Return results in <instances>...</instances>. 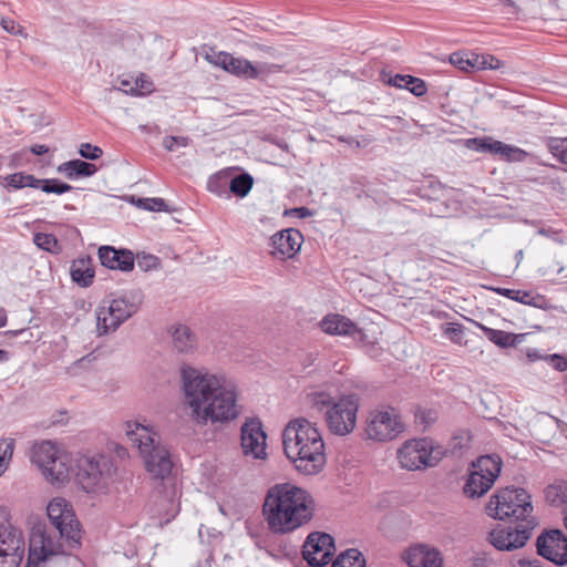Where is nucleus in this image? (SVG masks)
I'll return each mask as SVG.
<instances>
[{
    "label": "nucleus",
    "mask_w": 567,
    "mask_h": 567,
    "mask_svg": "<svg viewBox=\"0 0 567 567\" xmlns=\"http://www.w3.org/2000/svg\"><path fill=\"white\" fill-rule=\"evenodd\" d=\"M181 381L185 404L197 424L226 423L239 415L235 384L225 375L184 365Z\"/></svg>",
    "instance_id": "f257e3e1"
},
{
    "label": "nucleus",
    "mask_w": 567,
    "mask_h": 567,
    "mask_svg": "<svg viewBox=\"0 0 567 567\" xmlns=\"http://www.w3.org/2000/svg\"><path fill=\"white\" fill-rule=\"evenodd\" d=\"M47 513L51 526L37 523L29 539V560L42 561L49 556L70 554L80 546V523L72 506L62 497L53 498Z\"/></svg>",
    "instance_id": "f03ea898"
},
{
    "label": "nucleus",
    "mask_w": 567,
    "mask_h": 567,
    "mask_svg": "<svg viewBox=\"0 0 567 567\" xmlns=\"http://www.w3.org/2000/svg\"><path fill=\"white\" fill-rule=\"evenodd\" d=\"M311 494L290 483L271 486L266 494L262 514L274 534H289L308 524L315 516Z\"/></svg>",
    "instance_id": "7ed1b4c3"
},
{
    "label": "nucleus",
    "mask_w": 567,
    "mask_h": 567,
    "mask_svg": "<svg viewBox=\"0 0 567 567\" xmlns=\"http://www.w3.org/2000/svg\"><path fill=\"white\" fill-rule=\"evenodd\" d=\"M286 456L306 475L319 473L326 464L324 443L318 427L305 417L291 420L282 432Z\"/></svg>",
    "instance_id": "20e7f679"
},
{
    "label": "nucleus",
    "mask_w": 567,
    "mask_h": 567,
    "mask_svg": "<svg viewBox=\"0 0 567 567\" xmlns=\"http://www.w3.org/2000/svg\"><path fill=\"white\" fill-rule=\"evenodd\" d=\"M126 436L137 446L147 472L156 478H165L173 468L171 453L159 442V435L138 422H127Z\"/></svg>",
    "instance_id": "39448f33"
},
{
    "label": "nucleus",
    "mask_w": 567,
    "mask_h": 567,
    "mask_svg": "<svg viewBox=\"0 0 567 567\" xmlns=\"http://www.w3.org/2000/svg\"><path fill=\"white\" fill-rule=\"evenodd\" d=\"M487 514L499 520H535L532 517L530 495L524 488L505 487L491 497L486 505Z\"/></svg>",
    "instance_id": "423d86ee"
},
{
    "label": "nucleus",
    "mask_w": 567,
    "mask_h": 567,
    "mask_svg": "<svg viewBox=\"0 0 567 567\" xmlns=\"http://www.w3.org/2000/svg\"><path fill=\"white\" fill-rule=\"evenodd\" d=\"M140 303V293L102 300L96 309L99 333L106 334L115 331L124 321L137 312Z\"/></svg>",
    "instance_id": "0eeeda50"
},
{
    "label": "nucleus",
    "mask_w": 567,
    "mask_h": 567,
    "mask_svg": "<svg viewBox=\"0 0 567 567\" xmlns=\"http://www.w3.org/2000/svg\"><path fill=\"white\" fill-rule=\"evenodd\" d=\"M31 461L51 483L63 484L70 478L71 461L51 442L35 444L31 452Z\"/></svg>",
    "instance_id": "6e6552de"
},
{
    "label": "nucleus",
    "mask_w": 567,
    "mask_h": 567,
    "mask_svg": "<svg viewBox=\"0 0 567 567\" xmlns=\"http://www.w3.org/2000/svg\"><path fill=\"white\" fill-rule=\"evenodd\" d=\"M502 470L498 456L483 455L472 464V471L464 484L463 492L470 498L483 496L493 486Z\"/></svg>",
    "instance_id": "1a4fd4ad"
},
{
    "label": "nucleus",
    "mask_w": 567,
    "mask_h": 567,
    "mask_svg": "<svg viewBox=\"0 0 567 567\" xmlns=\"http://www.w3.org/2000/svg\"><path fill=\"white\" fill-rule=\"evenodd\" d=\"M441 457L442 452L427 439L406 441L398 451L400 465L408 471L435 466Z\"/></svg>",
    "instance_id": "9d476101"
},
{
    "label": "nucleus",
    "mask_w": 567,
    "mask_h": 567,
    "mask_svg": "<svg viewBox=\"0 0 567 567\" xmlns=\"http://www.w3.org/2000/svg\"><path fill=\"white\" fill-rule=\"evenodd\" d=\"M359 399L354 394L339 398L326 412V424L331 433L339 436L350 434L357 424Z\"/></svg>",
    "instance_id": "9b49d317"
},
{
    "label": "nucleus",
    "mask_w": 567,
    "mask_h": 567,
    "mask_svg": "<svg viewBox=\"0 0 567 567\" xmlns=\"http://www.w3.org/2000/svg\"><path fill=\"white\" fill-rule=\"evenodd\" d=\"M22 530L10 522L0 524V567H20L25 555Z\"/></svg>",
    "instance_id": "f8f14e48"
},
{
    "label": "nucleus",
    "mask_w": 567,
    "mask_h": 567,
    "mask_svg": "<svg viewBox=\"0 0 567 567\" xmlns=\"http://www.w3.org/2000/svg\"><path fill=\"white\" fill-rule=\"evenodd\" d=\"M535 525V520H526L514 527L497 525L488 533L487 540L497 550L512 551L526 544L532 537Z\"/></svg>",
    "instance_id": "ddd939ff"
},
{
    "label": "nucleus",
    "mask_w": 567,
    "mask_h": 567,
    "mask_svg": "<svg viewBox=\"0 0 567 567\" xmlns=\"http://www.w3.org/2000/svg\"><path fill=\"white\" fill-rule=\"evenodd\" d=\"M404 430L398 412L393 408L372 411L368 419L367 435L369 439L386 442L395 439Z\"/></svg>",
    "instance_id": "4468645a"
},
{
    "label": "nucleus",
    "mask_w": 567,
    "mask_h": 567,
    "mask_svg": "<svg viewBox=\"0 0 567 567\" xmlns=\"http://www.w3.org/2000/svg\"><path fill=\"white\" fill-rule=\"evenodd\" d=\"M334 551V539L327 533H310L302 546V557L311 567L328 565Z\"/></svg>",
    "instance_id": "2eb2a0df"
},
{
    "label": "nucleus",
    "mask_w": 567,
    "mask_h": 567,
    "mask_svg": "<svg viewBox=\"0 0 567 567\" xmlns=\"http://www.w3.org/2000/svg\"><path fill=\"white\" fill-rule=\"evenodd\" d=\"M206 60L223 69L225 72L245 80H255L260 75L258 66L254 65L249 60L244 58H236L226 51H214L206 54Z\"/></svg>",
    "instance_id": "dca6fc26"
},
{
    "label": "nucleus",
    "mask_w": 567,
    "mask_h": 567,
    "mask_svg": "<svg viewBox=\"0 0 567 567\" xmlns=\"http://www.w3.org/2000/svg\"><path fill=\"white\" fill-rule=\"evenodd\" d=\"M240 446L243 454L254 460H265L267 435L262 430V423L257 417L248 419L240 429Z\"/></svg>",
    "instance_id": "f3484780"
},
{
    "label": "nucleus",
    "mask_w": 567,
    "mask_h": 567,
    "mask_svg": "<svg viewBox=\"0 0 567 567\" xmlns=\"http://www.w3.org/2000/svg\"><path fill=\"white\" fill-rule=\"evenodd\" d=\"M536 547L538 555L556 565L567 564V537L563 532L554 529L543 533L536 540Z\"/></svg>",
    "instance_id": "a211bd4d"
},
{
    "label": "nucleus",
    "mask_w": 567,
    "mask_h": 567,
    "mask_svg": "<svg viewBox=\"0 0 567 567\" xmlns=\"http://www.w3.org/2000/svg\"><path fill=\"white\" fill-rule=\"evenodd\" d=\"M107 467V460L104 456L86 457L81 461L79 472L76 473L78 481L82 488L87 493L94 492L101 487L105 468Z\"/></svg>",
    "instance_id": "6ab92c4d"
},
{
    "label": "nucleus",
    "mask_w": 567,
    "mask_h": 567,
    "mask_svg": "<svg viewBox=\"0 0 567 567\" xmlns=\"http://www.w3.org/2000/svg\"><path fill=\"white\" fill-rule=\"evenodd\" d=\"M302 240L303 236L298 229L278 231L270 239L271 254L276 258H291L299 251Z\"/></svg>",
    "instance_id": "aec40b11"
},
{
    "label": "nucleus",
    "mask_w": 567,
    "mask_h": 567,
    "mask_svg": "<svg viewBox=\"0 0 567 567\" xmlns=\"http://www.w3.org/2000/svg\"><path fill=\"white\" fill-rule=\"evenodd\" d=\"M99 259L105 268L131 271L134 268V255L127 249H115L112 246L99 248Z\"/></svg>",
    "instance_id": "412c9836"
},
{
    "label": "nucleus",
    "mask_w": 567,
    "mask_h": 567,
    "mask_svg": "<svg viewBox=\"0 0 567 567\" xmlns=\"http://www.w3.org/2000/svg\"><path fill=\"white\" fill-rule=\"evenodd\" d=\"M321 329L329 334L350 336L354 340H364V332L350 319L341 315H329L320 323Z\"/></svg>",
    "instance_id": "4be33fe9"
},
{
    "label": "nucleus",
    "mask_w": 567,
    "mask_h": 567,
    "mask_svg": "<svg viewBox=\"0 0 567 567\" xmlns=\"http://www.w3.org/2000/svg\"><path fill=\"white\" fill-rule=\"evenodd\" d=\"M406 561L410 567H442L443 564L440 551L425 545L411 548Z\"/></svg>",
    "instance_id": "5701e85b"
},
{
    "label": "nucleus",
    "mask_w": 567,
    "mask_h": 567,
    "mask_svg": "<svg viewBox=\"0 0 567 567\" xmlns=\"http://www.w3.org/2000/svg\"><path fill=\"white\" fill-rule=\"evenodd\" d=\"M72 280L81 287H89L93 282L94 269L92 259L86 256L75 259L70 269Z\"/></svg>",
    "instance_id": "b1692460"
},
{
    "label": "nucleus",
    "mask_w": 567,
    "mask_h": 567,
    "mask_svg": "<svg viewBox=\"0 0 567 567\" xmlns=\"http://www.w3.org/2000/svg\"><path fill=\"white\" fill-rule=\"evenodd\" d=\"M496 293L504 296L508 299L515 300L523 305L533 306L535 308L543 309L546 306V299L542 295H533L530 291L515 290L508 288H492Z\"/></svg>",
    "instance_id": "393cba45"
},
{
    "label": "nucleus",
    "mask_w": 567,
    "mask_h": 567,
    "mask_svg": "<svg viewBox=\"0 0 567 567\" xmlns=\"http://www.w3.org/2000/svg\"><path fill=\"white\" fill-rule=\"evenodd\" d=\"M174 349L179 353H192L197 347L196 336L186 326H178L172 334Z\"/></svg>",
    "instance_id": "a878e982"
},
{
    "label": "nucleus",
    "mask_w": 567,
    "mask_h": 567,
    "mask_svg": "<svg viewBox=\"0 0 567 567\" xmlns=\"http://www.w3.org/2000/svg\"><path fill=\"white\" fill-rule=\"evenodd\" d=\"M58 171L63 173L69 179H75L79 177H90L96 173L97 168L94 164L81 159H72L61 164Z\"/></svg>",
    "instance_id": "bb28decb"
},
{
    "label": "nucleus",
    "mask_w": 567,
    "mask_h": 567,
    "mask_svg": "<svg viewBox=\"0 0 567 567\" xmlns=\"http://www.w3.org/2000/svg\"><path fill=\"white\" fill-rule=\"evenodd\" d=\"M485 337L499 348H511L517 346L524 338V334H515L503 330H496L485 326H480Z\"/></svg>",
    "instance_id": "cd10ccee"
},
{
    "label": "nucleus",
    "mask_w": 567,
    "mask_h": 567,
    "mask_svg": "<svg viewBox=\"0 0 567 567\" xmlns=\"http://www.w3.org/2000/svg\"><path fill=\"white\" fill-rule=\"evenodd\" d=\"M306 405L313 413H323L334 403L333 398L324 391H313L306 395Z\"/></svg>",
    "instance_id": "c85d7f7f"
},
{
    "label": "nucleus",
    "mask_w": 567,
    "mask_h": 567,
    "mask_svg": "<svg viewBox=\"0 0 567 567\" xmlns=\"http://www.w3.org/2000/svg\"><path fill=\"white\" fill-rule=\"evenodd\" d=\"M452 65L464 72L478 71V54L474 52H454L450 55Z\"/></svg>",
    "instance_id": "c756f323"
},
{
    "label": "nucleus",
    "mask_w": 567,
    "mask_h": 567,
    "mask_svg": "<svg viewBox=\"0 0 567 567\" xmlns=\"http://www.w3.org/2000/svg\"><path fill=\"white\" fill-rule=\"evenodd\" d=\"M501 141H496L489 136L474 137L466 141V146L470 150L480 153H488L492 155H498V152L501 151Z\"/></svg>",
    "instance_id": "7c9ffc66"
},
{
    "label": "nucleus",
    "mask_w": 567,
    "mask_h": 567,
    "mask_svg": "<svg viewBox=\"0 0 567 567\" xmlns=\"http://www.w3.org/2000/svg\"><path fill=\"white\" fill-rule=\"evenodd\" d=\"M331 567H365V559L357 548H349L341 553Z\"/></svg>",
    "instance_id": "2f4dec72"
},
{
    "label": "nucleus",
    "mask_w": 567,
    "mask_h": 567,
    "mask_svg": "<svg viewBox=\"0 0 567 567\" xmlns=\"http://www.w3.org/2000/svg\"><path fill=\"white\" fill-rule=\"evenodd\" d=\"M545 498L553 506L566 505L567 507V482L554 483L547 486Z\"/></svg>",
    "instance_id": "473e14b6"
},
{
    "label": "nucleus",
    "mask_w": 567,
    "mask_h": 567,
    "mask_svg": "<svg viewBox=\"0 0 567 567\" xmlns=\"http://www.w3.org/2000/svg\"><path fill=\"white\" fill-rule=\"evenodd\" d=\"M252 185V177L249 174L244 173L230 179L229 189L234 195L243 198L248 195Z\"/></svg>",
    "instance_id": "72a5a7b5"
},
{
    "label": "nucleus",
    "mask_w": 567,
    "mask_h": 567,
    "mask_svg": "<svg viewBox=\"0 0 567 567\" xmlns=\"http://www.w3.org/2000/svg\"><path fill=\"white\" fill-rule=\"evenodd\" d=\"M33 243L42 250L51 254H60L62 246L53 234L37 233L33 237Z\"/></svg>",
    "instance_id": "f704fd0d"
},
{
    "label": "nucleus",
    "mask_w": 567,
    "mask_h": 567,
    "mask_svg": "<svg viewBox=\"0 0 567 567\" xmlns=\"http://www.w3.org/2000/svg\"><path fill=\"white\" fill-rule=\"evenodd\" d=\"M8 185L16 189H20L23 187L39 188L40 178H37L34 175L24 174V173H14L9 175L6 178Z\"/></svg>",
    "instance_id": "c9c22d12"
},
{
    "label": "nucleus",
    "mask_w": 567,
    "mask_h": 567,
    "mask_svg": "<svg viewBox=\"0 0 567 567\" xmlns=\"http://www.w3.org/2000/svg\"><path fill=\"white\" fill-rule=\"evenodd\" d=\"M498 156L507 162H525L528 153L523 148L502 142Z\"/></svg>",
    "instance_id": "e433bc0d"
},
{
    "label": "nucleus",
    "mask_w": 567,
    "mask_h": 567,
    "mask_svg": "<svg viewBox=\"0 0 567 567\" xmlns=\"http://www.w3.org/2000/svg\"><path fill=\"white\" fill-rule=\"evenodd\" d=\"M39 188L44 193H53L56 195L64 194L66 192H70L73 187L64 182H61L56 178H49V179H40Z\"/></svg>",
    "instance_id": "4c0bfd02"
},
{
    "label": "nucleus",
    "mask_w": 567,
    "mask_h": 567,
    "mask_svg": "<svg viewBox=\"0 0 567 567\" xmlns=\"http://www.w3.org/2000/svg\"><path fill=\"white\" fill-rule=\"evenodd\" d=\"M547 147L556 158L567 164V138L551 137L547 142Z\"/></svg>",
    "instance_id": "58836bf2"
},
{
    "label": "nucleus",
    "mask_w": 567,
    "mask_h": 567,
    "mask_svg": "<svg viewBox=\"0 0 567 567\" xmlns=\"http://www.w3.org/2000/svg\"><path fill=\"white\" fill-rule=\"evenodd\" d=\"M16 442L13 439L0 440V472L3 473L12 457Z\"/></svg>",
    "instance_id": "ea45409f"
},
{
    "label": "nucleus",
    "mask_w": 567,
    "mask_h": 567,
    "mask_svg": "<svg viewBox=\"0 0 567 567\" xmlns=\"http://www.w3.org/2000/svg\"><path fill=\"white\" fill-rule=\"evenodd\" d=\"M136 206L150 212H167V205L162 198H138Z\"/></svg>",
    "instance_id": "a19ab883"
},
{
    "label": "nucleus",
    "mask_w": 567,
    "mask_h": 567,
    "mask_svg": "<svg viewBox=\"0 0 567 567\" xmlns=\"http://www.w3.org/2000/svg\"><path fill=\"white\" fill-rule=\"evenodd\" d=\"M480 70H498L503 66V62L491 54H478Z\"/></svg>",
    "instance_id": "79ce46f5"
},
{
    "label": "nucleus",
    "mask_w": 567,
    "mask_h": 567,
    "mask_svg": "<svg viewBox=\"0 0 567 567\" xmlns=\"http://www.w3.org/2000/svg\"><path fill=\"white\" fill-rule=\"evenodd\" d=\"M404 89L415 96H423L427 92L426 83L422 79L415 76L408 79V84Z\"/></svg>",
    "instance_id": "37998d69"
},
{
    "label": "nucleus",
    "mask_w": 567,
    "mask_h": 567,
    "mask_svg": "<svg viewBox=\"0 0 567 567\" xmlns=\"http://www.w3.org/2000/svg\"><path fill=\"white\" fill-rule=\"evenodd\" d=\"M79 154L85 159L94 161L102 156L103 151L99 146L90 143H83L80 146Z\"/></svg>",
    "instance_id": "c03bdc74"
},
{
    "label": "nucleus",
    "mask_w": 567,
    "mask_h": 567,
    "mask_svg": "<svg viewBox=\"0 0 567 567\" xmlns=\"http://www.w3.org/2000/svg\"><path fill=\"white\" fill-rule=\"evenodd\" d=\"M135 95H143L153 91V82L144 74L134 78Z\"/></svg>",
    "instance_id": "a18cd8bd"
},
{
    "label": "nucleus",
    "mask_w": 567,
    "mask_h": 567,
    "mask_svg": "<svg viewBox=\"0 0 567 567\" xmlns=\"http://www.w3.org/2000/svg\"><path fill=\"white\" fill-rule=\"evenodd\" d=\"M189 144V138L184 136H166L163 140V146L168 152L175 151L176 147H186Z\"/></svg>",
    "instance_id": "49530a36"
},
{
    "label": "nucleus",
    "mask_w": 567,
    "mask_h": 567,
    "mask_svg": "<svg viewBox=\"0 0 567 567\" xmlns=\"http://www.w3.org/2000/svg\"><path fill=\"white\" fill-rule=\"evenodd\" d=\"M564 265L561 260L554 259L548 265L539 268V271L543 276L551 277V276H558L564 272Z\"/></svg>",
    "instance_id": "de8ad7c7"
},
{
    "label": "nucleus",
    "mask_w": 567,
    "mask_h": 567,
    "mask_svg": "<svg viewBox=\"0 0 567 567\" xmlns=\"http://www.w3.org/2000/svg\"><path fill=\"white\" fill-rule=\"evenodd\" d=\"M117 90L126 94L135 95L134 78L131 75H122L117 79Z\"/></svg>",
    "instance_id": "09e8293b"
},
{
    "label": "nucleus",
    "mask_w": 567,
    "mask_h": 567,
    "mask_svg": "<svg viewBox=\"0 0 567 567\" xmlns=\"http://www.w3.org/2000/svg\"><path fill=\"white\" fill-rule=\"evenodd\" d=\"M1 27L11 34L22 35L23 38H27V33L24 32L23 27L20 24H17L12 19L9 18H2L1 19Z\"/></svg>",
    "instance_id": "8fccbe9b"
},
{
    "label": "nucleus",
    "mask_w": 567,
    "mask_h": 567,
    "mask_svg": "<svg viewBox=\"0 0 567 567\" xmlns=\"http://www.w3.org/2000/svg\"><path fill=\"white\" fill-rule=\"evenodd\" d=\"M157 265L158 258L153 255H144L137 258V266L144 271L154 269L157 267Z\"/></svg>",
    "instance_id": "3c124183"
},
{
    "label": "nucleus",
    "mask_w": 567,
    "mask_h": 567,
    "mask_svg": "<svg viewBox=\"0 0 567 567\" xmlns=\"http://www.w3.org/2000/svg\"><path fill=\"white\" fill-rule=\"evenodd\" d=\"M546 360L550 361L555 370L564 372L567 370V359L561 354H550L546 357Z\"/></svg>",
    "instance_id": "603ef678"
},
{
    "label": "nucleus",
    "mask_w": 567,
    "mask_h": 567,
    "mask_svg": "<svg viewBox=\"0 0 567 567\" xmlns=\"http://www.w3.org/2000/svg\"><path fill=\"white\" fill-rule=\"evenodd\" d=\"M412 75L395 74L388 80V84L399 89H404L408 84V79Z\"/></svg>",
    "instance_id": "864d4df0"
},
{
    "label": "nucleus",
    "mask_w": 567,
    "mask_h": 567,
    "mask_svg": "<svg viewBox=\"0 0 567 567\" xmlns=\"http://www.w3.org/2000/svg\"><path fill=\"white\" fill-rule=\"evenodd\" d=\"M285 215H296L299 218H307L312 216V212L307 207H296L291 209H287Z\"/></svg>",
    "instance_id": "5fc2aeb1"
},
{
    "label": "nucleus",
    "mask_w": 567,
    "mask_h": 567,
    "mask_svg": "<svg viewBox=\"0 0 567 567\" xmlns=\"http://www.w3.org/2000/svg\"><path fill=\"white\" fill-rule=\"evenodd\" d=\"M417 419H420L421 423H424L426 425L431 424L436 419V413L434 411L427 410V411H421L417 415Z\"/></svg>",
    "instance_id": "6e6d98bb"
},
{
    "label": "nucleus",
    "mask_w": 567,
    "mask_h": 567,
    "mask_svg": "<svg viewBox=\"0 0 567 567\" xmlns=\"http://www.w3.org/2000/svg\"><path fill=\"white\" fill-rule=\"evenodd\" d=\"M249 47L256 51H259L261 53H265L267 55H270V56H274L275 53H276V50L275 48L272 47H269V45H265V44H260V43H257V42H254L251 44H249Z\"/></svg>",
    "instance_id": "4d7b16f0"
},
{
    "label": "nucleus",
    "mask_w": 567,
    "mask_h": 567,
    "mask_svg": "<svg viewBox=\"0 0 567 567\" xmlns=\"http://www.w3.org/2000/svg\"><path fill=\"white\" fill-rule=\"evenodd\" d=\"M519 567H540V563L538 559H527L522 558L518 560Z\"/></svg>",
    "instance_id": "13d9d810"
},
{
    "label": "nucleus",
    "mask_w": 567,
    "mask_h": 567,
    "mask_svg": "<svg viewBox=\"0 0 567 567\" xmlns=\"http://www.w3.org/2000/svg\"><path fill=\"white\" fill-rule=\"evenodd\" d=\"M507 8L506 13L516 14L519 10L518 6L513 0H502Z\"/></svg>",
    "instance_id": "bf43d9fd"
},
{
    "label": "nucleus",
    "mask_w": 567,
    "mask_h": 567,
    "mask_svg": "<svg viewBox=\"0 0 567 567\" xmlns=\"http://www.w3.org/2000/svg\"><path fill=\"white\" fill-rule=\"evenodd\" d=\"M31 152L34 155H44L49 152V147L42 144H37L31 147Z\"/></svg>",
    "instance_id": "052dcab7"
},
{
    "label": "nucleus",
    "mask_w": 567,
    "mask_h": 567,
    "mask_svg": "<svg viewBox=\"0 0 567 567\" xmlns=\"http://www.w3.org/2000/svg\"><path fill=\"white\" fill-rule=\"evenodd\" d=\"M7 323V313L4 309H0V328L4 327Z\"/></svg>",
    "instance_id": "680f3d73"
},
{
    "label": "nucleus",
    "mask_w": 567,
    "mask_h": 567,
    "mask_svg": "<svg viewBox=\"0 0 567 567\" xmlns=\"http://www.w3.org/2000/svg\"><path fill=\"white\" fill-rule=\"evenodd\" d=\"M316 360V357L315 354L310 353L308 357H307V361H305V367H310L313 364Z\"/></svg>",
    "instance_id": "e2e57ef3"
},
{
    "label": "nucleus",
    "mask_w": 567,
    "mask_h": 567,
    "mask_svg": "<svg viewBox=\"0 0 567 567\" xmlns=\"http://www.w3.org/2000/svg\"><path fill=\"white\" fill-rule=\"evenodd\" d=\"M8 359V352L0 349V360H7Z\"/></svg>",
    "instance_id": "0e129e2a"
},
{
    "label": "nucleus",
    "mask_w": 567,
    "mask_h": 567,
    "mask_svg": "<svg viewBox=\"0 0 567 567\" xmlns=\"http://www.w3.org/2000/svg\"><path fill=\"white\" fill-rule=\"evenodd\" d=\"M485 560H486L485 558H482V559L481 558H476L474 565L475 566H483Z\"/></svg>",
    "instance_id": "69168bd1"
},
{
    "label": "nucleus",
    "mask_w": 567,
    "mask_h": 567,
    "mask_svg": "<svg viewBox=\"0 0 567 567\" xmlns=\"http://www.w3.org/2000/svg\"><path fill=\"white\" fill-rule=\"evenodd\" d=\"M217 178H210L209 182H208V187L210 190H214V183L216 182Z\"/></svg>",
    "instance_id": "338daca9"
},
{
    "label": "nucleus",
    "mask_w": 567,
    "mask_h": 567,
    "mask_svg": "<svg viewBox=\"0 0 567 567\" xmlns=\"http://www.w3.org/2000/svg\"><path fill=\"white\" fill-rule=\"evenodd\" d=\"M522 255H523V251L520 250V251L517 252L516 256H517V258H520Z\"/></svg>",
    "instance_id": "774afa93"
}]
</instances>
